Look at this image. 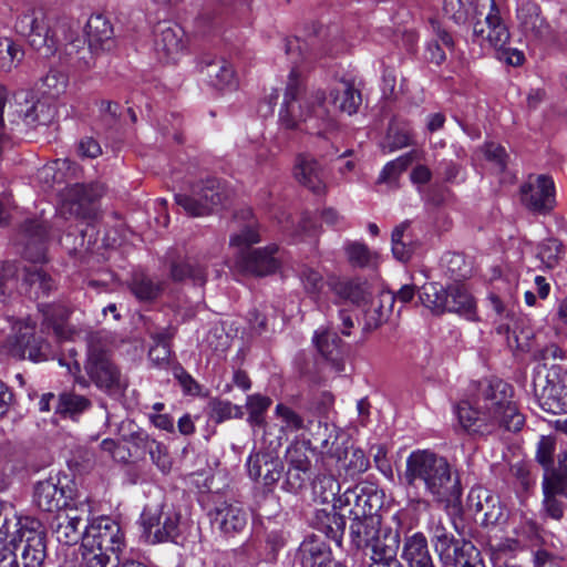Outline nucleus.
Returning a JSON list of instances; mask_svg holds the SVG:
<instances>
[{"instance_id": "48", "label": "nucleus", "mask_w": 567, "mask_h": 567, "mask_svg": "<svg viewBox=\"0 0 567 567\" xmlns=\"http://www.w3.org/2000/svg\"><path fill=\"white\" fill-rule=\"evenodd\" d=\"M299 278L307 295L316 302L321 300L326 292V287H329V281L331 280L326 281L318 270L305 265L299 269Z\"/></svg>"}, {"instance_id": "14", "label": "nucleus", "mask_w": 567, "mask_h": 567, "mask_svg": "<svg viewBox=\"0 0 567 567\" xmlns=\"http://www.w3.org/2000/svg\"><path fill=\"white\" fill-rule=\"evenodd\" d=\"M339 508L349 507L352 519L378 516L382 505L381 496L372 485L359 484L348 488L337 499Z\"/></svg>"}, {"instance_id": "18", "label": "nucleus", "mask_w": 567, "mask_h": 567, "mask_svg": "<svg viewBox=\"0 0 567 567\" xmlns=\"http://www.w3.org/2000/svg\"><path fill=\"white\" fill-rule=\"evenodd\" d=\"M329 288L341 299L364 308L367 313H378V319L383 316L382 305L380 301L375 305L372 287L367 281L331 278Z\"/></svg>"}, {"instance_id": "12", "label": "nucleus", "mask_w": 567, "mask_h": 567, "mask_svg": "<svg viewBox=\"0 0 567 567\" xmlns=\"http://www.w3.org/2000/svg\"><path fill=\"white\" fill-rule=\"evenodd\" d=\"M227 194L224 185L216 178H209L196 184L190 195L176 194L175 202L189 216H205L221 205Z\"/></svg>"}, {"instance_id": "39", "label": "nucleus", "mask_w": 567, "mask_h": 567, "mask_svg": "<svg viewBox=\"0 0 567 567\" xmlns=\"http://www.w3.org/2000/svg\"><path fill=\"white\" fill-rule=\"evenodd\" d=\"M130 290L142 302L156 300L164 290V284L143 272H135L130 282Z\"/></svg>"}, {"instance_id": "57", "label": "nucleus", "mask_w": 567, "mask_h": 567, "mask_svg": "<svg viewBox=\"0 0 567 567\" xmlns=\"http://www.w3.org/2000/svg\"><path fill=\"white\" fill-rule=\"evenodd\" d=\"M146 332L153 340V346H172V340L176 334V327L167 324L165 327L159 326L156 319H147L145 321Z\"/></svg>"}, {"instance_id": "51", "label": "nucleus", "mask_w": 567, "mask_h": 567, "mask_svg": "<svg viewBox=\"0 0 567 567\" xmlns=\"http://www.w3.org/2000/svg\"><path fill=\"white\" fill-rule=\"evenodd\" d=\"M271 405V399L261 394H252L247 398L246 408L248 411V422L266 432L265 414Z\"/></svg>"}, {"instance_id": "43", "label": "nucleus", "mask_w": 567, "mask_h": 567, "mask_svg": "<svg viewBox=\"0 0 567 567\" xmlns=\"http://www.w3.org/2000/svg\"><path fill=\"white\" fill-rule=\"evenodd\" d=\"M334 509L336 508L332 507L331 512H327L324 509L318 511L317 524L318 529L321 533H323L329 539L334 540L337 545L340 546L346 528V519Z\"/></svg>"}, {"instance_id": "5", "label": "nucleus", "mask_w": 567, "mask_h": 567, "mask_svg": "<svg viewBox=\"0 0 567 567\" xmlns=\"http://www.w3.org/2000/svg\"><path fill=\"white\" fill-rule=\"evenodd\" d=\"M260 240L255 221H249L238 234L230 237V245L241 248L237 257V268L254 276H267L279 268V260L275 256L278 251L276 245L265 248L250 249L249 246Z\"/></svg>"}, {"instance_id": "35", "label": "nucleus", "mask_w": 567, "mask_h": 567, "mask_svg": "<svg viewBox=\"0 0 567 567\" xmlns=\"http://www.w3.org/2000/svg\"><path fill=\"white\" fill-rule=\"evenodd\" d=\"M380 516L352 519L350 525L351 543L357 548H367L383 532Z\"/></svg>"}, {"instance_id": "28", "label": "nucleus", "mask_w": 567, "mask_h": 567, "mask_svg": "<svg viewBox=\"0 0 567 567\" xmlns=\"http://www.w3.org/2000/svg\"><path fill=\"white\" fill-rule=\"evenodd\" d=\"M400 548V534L390 527L379 533V536L365 548L370 550L369 564L399 561L396 556Z\"/></svg>"}, {"instance_id": "54", "label": "nucleus", "mask_w": 567, "mask_h": 567, "mask_svg": "<svg viewBox=\"0 0 567 567\" xmlns=\"http://www.w3.org/2000/svg\"><path fill=\"white\" fill-rule=\"evenodd\" d=\"M68 83L69 78L65 73L52 69L41 79L40 90L42 94L54 99L65 92Z\"/></svg>"}, {"instance_id": "44", "label": "nucleus", "mask_w": 567, "mask_h": 567, "mask_svg": "<svg viewBox=\"0 0 567 567\" xmlns=\"http://www.w3.org/2000/svg\"><path fill=\"white\" fill-rule=\"evenodd\" d=\"M10 523L4 513V506L0 502V567H20L17 549L10 544Z\"/></svg>"}, {"instance_id": "22", "label": "nucleus", "mask_w": 567, "mask_h": 567, "mask_svg": "<svg viewBox=\"0 0 567 567\" xmlns=\"http://www.w3.org/2000/svg\"><path fill=\"white\" fill-rule=\"evenodd\" d=\"M184 31L177 24L158 23L155 30L154 49L158 60L175 62L184 49Z\"/></svg>"}, {"instance_id": "24", "label": "nucleus", "mask_w": 567, "mask_h": 567, "mask_svg": "<svg viewBox=\"0 0 567 567\" xmlns=\"http://www.w3.org/2000/svg\"><path fill=\"white\" fill-rule=\"evenodd\" d=\"M544 507L547 515L560 519L564 515V504L558 497H567V477L558 472L546 474L543 480Z\"/></svg>"}, {"instance_id": "64", "label": "nucleus", "mask_w": 567, "mask_h": 567, "mask_svg": "<svg viewBox=\"0 0 567 567\" xmlns=\"http://www.w3.org/2000/svg\"><path fill=\"white\" fill-rule=\"evenodd\" d=\"M152 462L162 471L167 472L171 470L172 466V460L168 454L167 447L156 440L154 443H151V447L146 452Z\"/></svg>"}, {"instance_id": "32", "label": "nucleus", "mask_w": 567, "mask_h": 567, "mask_svg": "<svg viewBox=\"0 0 567 567\" xmlns=\"http://www.w3.org/2000/svg\"><path fill=\"white\" fill-rule=\"evenodd\" d=\"M92 405V400L89 396L70 389L61 392L56 398L55 413L63 419L78 421Z\"/></svg>"}, {"instance_id": "59", "label": "nucleus", "mask_w": 567, "mask_h": 567, "mask_svg": "<svg viewBox=\"0 0 567 567\" xmlns=\"http://www.w3.org/2000/svg\"><path fill=\"white\" fill-rule=\"evenodd\" d=\"M339 338L328 331L316 333L315 343L318 351L328 360L336 361L339 354Z\"/></svg>"}, {"instance_id": "8", "label": "nucleus", "mask_w": 567, "mask_h": 567, "mask_svg": "<svg viewBox=\"0 0 567 567\" xmlns=\"http://www.w3.org/2000/svg\"><path fill=\"white\" fill-rule=\"evenodd\" d=\"M533 388L545 411L554 414L567 412V370L554 365L546 375L537 371L533 379Z\"/></svg>"}, {"instance_id": "56", "label": "nucleus", "mask_w": 567, "mask_h": 567, "mask_svg": "<svg viewBox=\"0 0 567 567\" xmlns=\"http://www.w3.org/2000/svg\"><path fill=\"white\" fill-rule=\"evenodd\" d=\"M22 58V50L12 40L0 39V71H11Z\"/></svg>"}, {"instance_id": "50", "label": "nucleus", "mask_w": 567, "mask_h": 567, "mask_svg": "<svg viewBox=\"0 0 567 567\" xmlns=\"http://www.w3.org/2000/svg\"><path fill=\"white\" fill-rule=\"evenodd\" d=\"M312 492L321 503L333 502V508H337V494L340 492V484L332 475L318 476L313 481Z\"/></svg>"}, {"instance_id": "63", "label": "nucleus", "mask_w": 567, "mask_h": 567, "mask_svg": "<svg viewBox=\"0 0 567 567\" xmlns=\"http://www.w3.org/2000/svg\"><path fill=\"white\" fill-rule=\"evenodd\" d=\"M471 4L468 0H444L443 10L455 23L463 24L468 19Z\"/></svg>"}, {"instance_id": "53", "label": "nucleus", "mask_w": 567, "mask_h": 567, "mask_svg": "<svg viewBox=\"0 0 567 567\" xmlns=\"http://www.w3.org/2000/svg\"><path fill=\"white\" fill-rule=\"evenodd\" d=\"M275 414L281 420V431L297 432L308 430L311 423V421H306L299 413L284 403L277 404Z\"/></svg>"}, {"instance_id": "47", "label": "nucleus", "mask_w": 567, "mask_h": 567, "mask_svg": "<svg viewBox=\"0 0 567 567\" xmlns=\"http://www.w3.org/2000/svg\"><path fill=\"white\" fill-rule=\"evenodd\" d=\"M82 564L84 567H117L121 564L118 553H111L101 547H91L82 543Z\"/></svg>"}, {"instance_id": "6", "label": "nucleus", "mask_w": 567, "mask_h": 567, "mask_svg": "<svg viewBox=\"0 0 567 567\" xmlns=\"http://www.w3.org/2000/svg\"><path fill=\"white\" fill-rule=\"evenodd\" d=\"M86 341L87 350L84 370L90 380L96 388L109 394L122 393L127 386V381L112 361L101 336L99 333H90Z\"/></svg>"}, {"instance_id": "37", "label": "nucleus", "mask_w": 567, "mask_h": 567, "mask_svg": "<svg viewBox=\"0 0 567 567\" xmlns=\"http://www.w3.org/2000/svg\"><path fill=\"white\" fill-rule=\"evenodd\" d=\"M555 442L550 437L543 436L538 443L536 460L544 467V476L550 472H558L567 477V451L557 455L558 466H554Z\"/></svg>"}, {"instance_id": "60", "label": "nucleus", "mask_w": 567, "mask_h": 567, "mask_svg": "<svg viewBox=\"0 0 567 567\" xmlns=\"http://www.w3.org/2000/svg\"><path fill=\"white\" fill-rule=\"evenodd\" d=\"M310 471L305 468L288 466L282 488L289 493L297 494L302 491L309 481Z\"/></svg>"}, {"instance_id": "61", "label": "nucleus", "mask_w": 567, "mask_h": 567, "mask_svg": "<svg viewBox=\"0 0 567 567\" xmlns=\"http://www.w3.org/2000/svg\"><path fill=\"white\" fill-rule=\"evenodd\" d=\"M54 113V107L48 105L44 102L38 101L29 111H27L24 121L28 125H48L53 120Z\"/></svg>"}, {"instance_id": "3", "label": "nucleus", "mask_w": 567, "mask_h": 567, "mask_svg": "<svg viewBox=\"0 0 567 567\" xmlns=\"http://www.w3.org/2000/svg\"><path fill=\"white\" fill-rule=\"evenodd\" d=\"M24 257L33 262L24 267L22 282L19 284L18 266L7 261L0 268V303H4L14 292L39 298L48 295L55 286L54 280L37 262L45 259L44 241L48 237V226L44 221L28 220L22 226Z\"/></svg>"}, {"instance_id": "13", "label": "nucleus", "mask_w": 567, "mask_h": 567, "mask_svg": "<svg viewBox=\"0 0 567 567\" xmlns=\"http://www.w3.org/2000/svg\"><path fill=\"white\" fill-rule=\"evenodd\" d=\"M91 513V505L86 502L59 513L52 527L58 542L69 546L76 544L80 539L83 542Z\"/></svg>"}, {"instance_id": "49", "label": "nucleus", "mask_w": 567, "mask_h": 567, "mask_svg": "<svg viewBox=\"0 0 567 567\" xmlns=\"http://www.w3.org/2000/svg\"><path fill=\"white\" fill-rule=\"evenodd\" d=\"M313 451L309 441H295L286 451L288 466L309 470L311 468L310 456Z\"/></svg>"}, {"instance_id": "36", "label": "nucleus", "mask_w": 567, "mask_h": 567, "mask_svg": "<svg viewBox=\"0 0 567 567\" xmlns=\"http://www.w3.org/2000/svg\"><path fill=\"white\" fill-rule=\"evenodd\" d=\"M402 556L409 567H435L422 534H414L406 539Z\"/></svg>"}, {"instance_id": "31", "label": "nucleus", "mask_w": 567, "mask_h": 567, "mask_svg": "<svg viewBox=\"0 0 567 567\" xmlns=\"http://www.w3.org/2000/svg\"><path fill=\"white\" fill-rule=\"evenodd\" d=\"M104 193L101 184H75L68 192L70 213L76 216H86L89 205L99 199Z\"/></svg>"}, {"instance_id": "46", "label": "nucleus", "mask_w": 567, "mask_h": 567, "mask_svg": "<svg viewBox=\"0 0 567 567\" xmlns=\"http://www.w3.org/2000/svg\"><path fill=\"white\" fill-rule=\"evenodd\" d=\"M450 287L445 289L437 282H429L422 286L419 299L426 308L435 312L446 310Z\"/></svg>"}, {"instance_id": "9", "label": "nucleus", "mask_w": 567, "mask_h": 567, "mask_svg": "<svg viewBox=\"0 0 567 567\" xmlns=\"http://www.w3.org/2000/svg\"><path fill=\"white\" fill-rule=\"evenodd\" d=\"M17 535L10 534V544L20 551L25 567H43L47 557V535L37 519L25 518L19 522Z\"/></svg>"}, {"instance_id": "55", "label": "nucleus", "mask_w": 567, "mask_h": 567, "mask_svg": "<svg viewBox=\"0 0 567 567\" xmlns=\"http://www.w3.org/2000/svg\"><path fill=\"white\" fill-rule=\"evenodd\" d=\"M564 255L563 244L556 238L543 240L537 248V257L549 269L555 268Z\"/></svg>"}, {"instance_id": "41", "label": "nucleus", "mask_w": 567, "mask_h": 567, "mask_svg": "<svg viewBox=\"0 0 567 567\" xmlns=\"http://www.w3.org/2000/svg\"><path fill=\"white\" fill-rule=\"evenodd\" d=\"M171 277L174 281L190 279L195 285L204 286L206 282V268L197 259L193 258L173 261L171 265Z\"/></svg>"}, {"instance_id": "19", "label": "nucleus", "mask_w": 567, "mask_h": 567, "mask_svg": "<svg viewBox=\"0 0 567 567\" xmlns=\"http://www.w3.org/2000/svg\"><path fill=\"white\" fill-rule=\"evenodd\" d=\"M71 501V488L62 485L58 477L51 476L34 485L33 503L42 512L53 513L66 509Z\"/></svg>"}, {"instance_id": "7", "label": "nucleus", "mask_w": 567, "mask_h": 567, "mask_svg": "<svg viewBox=\"0 0 567 567\" xmlns=\"http://www.w3.org/2000/svg\"><path fill=\"white\" fill-rule=\"evenodd\" d=\"M473 37L482 47L487 44L493 48L498 60H504L513 66L523 64L525 60L524 53L517 49L507 48L511 33L495 0H491L489 11L485 20L474 22Z\"/></svg>"}, {"instance_id": "11", "label": "nucleus", "mask_w": 567, "mask_h": 567, "mask_svg": "<svg viewBox=\"0 0 567 567\" xmlns=\"http://www.w3.org/2000/svg\"><path fill=\"white\" fill-rule=\"evenodd\" d=\"M16 29L42 55L50 56L56 52L58 40L42 8H32L22 13L17 20Z\"/></svg>"}, {"instance_id": "21", "label": "nucleus", "mask_w": 567, "mask_h": 567, "mask_svg": "<svg viewBox=\"0 0 567 567\" xmlns=\"http://www.w3.org/2000/svg\"><path fill=\"white\" fill-rule=\"evenodd\" d=\"M181 515L173 507L163 506L158 513L144 514L143 524L153 542L172 540L178 535Z\"/></svg>"}, {"instance_id": "34", "label": "nucleus", "mask_w": 567, "mask_h": 567, "mask_svg": "<svg viewBox=\"0 0 567 567\" xmlns=\"http://www.w3.org/2000/svg\"><path fill=\"white\" fill-rule=\"evenodd\" d=\"M331 103L340 112L352 115L358 112L362 103L360 91L350 81H339L330 90Z\"/></svg>"}, {"instance_id": "4", "label": "nucleus", "mask_w": 567, "mask_h": 567, "mask_svg": "<svg viewBox=\"0 0 567 567\" xmlns=\"http://www.w3.org/2000/svg\"><path fill=\"white\" fill-rule=\"evenodd\" d=\"M403 477L410 487L422 483L425 493L437 503L449 505L462 494L460 478L447 458L431 450L413 451L406 457Z\"/></svg>"}, {"instance_id": "29", "label": "nucleus", "mask_w": 567, "mask_h": 567, "mask_svg": "<svg viewBox=\"0 0 567 567\" xmlns=\"http://www.w3.org/2000/svg\"><path fill=\"white\" fill-rule=\"evenodd\" d=\"M517 19L523 32L533 39H544L549 34V24L542 17L540 8L535 1H526L517 9Z\"/></svg>"}, {"instance_id": "15", "label": "nucleus", "mask_w": 567, "mask_h": 567, "mask_svg": "<svg viewBox=\"0 0 567 567\" xmlns=\"http://www.w3.org/2000/svg\"><path fill=\"white\" fill-rule=\"evenodd\" d=\"M83 543L91 547H101L111 553H120L124 545V534L117 522L110 517L93 519L84 532Z\"/></svg>"}, {"instance_id": "42", "label": "nucleus", "mask_w": 567, "mask_h": 567, "mask_svg": "<svg viewBox=\"0 0 567 567\" xmlns=\"http://www.w3.org/2000/svg\"><path fill=\"white\" fill-rule=\"evenodd\" d=\"M410 221L405 220L398 225L392 231V252L395 259L408 261L415 250L416 243L409 233Z\"/></svg>"}, {"instance_id": "62", "label": "nucleus", "mask_w": 567, "mask_h": 567, "mask_svg": "<svg viewBox=\"0 0 567 567\" xmlns=\"http://www.w3.org/2000/svg\"><path fill=\"white\" fill-rule=\"evenodd\" d=\"M484 155L496 173H503L506 169L508 155L502 145L494 142L486 143L484 145Z\"/></svg>"}, {"instance_id": "30", "label": "nucleus", "mask_w": 567, "mask_h": 567, "mask_svg": "<svg viewBox=\"0 0 567 567\" xmlns=\"http://www.w3.org/2000/svg\"><path fill=\"white\" fill-rule=\"evenodd\" d=\"M85 33L92 52L110 51L114 48L112 24L102 14L92 16L87 20Z\"/></svg>"}, {"instance_id": "16", "label": "nucleus", "mask_w": 567, "mask_h": 567, "mask_svg": "<svg viewBox=\"0 0 567 567\" xmlns=\"http://www.w3.org/2000/svg\"><path fill=\"white\" fill-rule=\"evenodd\" d=\"M520 200L529 210L547 214L555 206V185L550 177L538 175L529 177L520 186Z\"/></svg>"}, {"instance_id": "26", "label": "nucleus", "mask_w": 567, "mask_h": 567, "mask_svg": "<svg viewBox=\"0 0 567 567\" xmlns=\"http://www.w3.org/2000/svg\"><path fill=\"white\" fill-rule=\"evenodd\" d=\"M202 72L208 78L209 83L219 89L236 87L237 80L231 64L224 58L206 54L202 58Z\"/></svg>"}, {"instance_id": "20", "label": "nucleus", "mask_w": 567, "mask_h": 567, "mask_svg": "<svg viewBox=\"0 0 567 567\" xmlns=\"http://www.w3.org/2000/svg\"><path fill=\"white\" fill-rule=\"evenodd\" d=\"M9 352L14 358L39 362L49 358L50 346L41 336L35 333L33 327L25 326L20 328L10 341Z\"/></svg>"}, {"instance_id": "10", "label": "nucleus", "mask_w": 567, "mask_h": 567, "mask_svg": "<svg viewBox=\"0 0 567 567\" xmlns=\"http://www.w3.org/2000/svg\"><path fill=\"white\" fill-rule=\"evenodd\" d=\"M16 29L42 55L50 56L56 52L58 40L42 8H32L22 13L17 20Z\"/></svg>"}, {"instance_id": "2", "label": "nucleus", "mask_w": 567, "mask_h": 567, "mask_svg": "<svg viewBox=\"0 0 567 567\" xmlns=\"http://www.w3.org/2000/svg\"><path fill=\"white\" fill-rule=\"evenodd\" d=\"M512 386L499 379L478 381L471 400L455 409L460 425L468 433L489 434L497 427L519 431L525 422L512 399Z\"/></svg>"}, {"instance_id": "40", "label": "nucleus", "mask_w": 567, "mask_h": 567, "mask_svg": "<svg viewBox=\"0 0 567 567\" xmlns=\"http://www.w3.org/2000/svg\"><path fill=\"white\" fill-rule=\"evenodd\" d=\"M446 311L456 312L474 320L476 318V302L464 286H450Z\"/></svg>"}, {"instance_id": "33", "label": "nucleus", "mask_w": 567, "mask_h": 567, "mask_svg": "<svg viewBox=\"0 0 567 567\" xmlns=\"http://www.w3.org/2000/svg\"><path fill=\"white\" fill-rule=\"evenodd\" d=\"M297 181L316 194L323 193L326 185L319 163L308 155H300L295 167Z\"/></svg>"}, {"instance_id": "17", "label": "nucleus", "mask_w": 567, "mask_h": 567, "mask_svg": "<svg viewBox=\"0 0 567 567\" xmlns=\"http://www.w3.org/2000/svg\"><path fill=\"white\" fill-rule=\"evenodd\" d=\"M467 507L474 514L475 519L485 526L496 525L505 518V508L499 497L482 486L473 487L470 491Z\"/></svg>"}, {"instance_id": "58", "label": "nucleus", "mask_w": 567, "mask_h": 567, "mask_svg": "<svg viewBox=\"0 0 567 567\" xmlns=\"http://www.w3.org/2000/svg\"><path fill=\"white\" fill-rule=\"evenodd\" d=\"M346 252L351 265L360 268L370 266L377 256L367 245L358 241L347 244Z\"/></svg>"}, {"instance_id": "38", "label": "nucleus", "mask_w": 567, "mask_h": 567, "mask_svg": "<svg viewBox=\"0 0 567 567\" xmlns=\"http://www.w3.org/2000/svg\"><path fill=\"white\" fill-rule=\"evenodd\" d=\"M465 545H473L464 539H456L452 534L433 542L435 551L445 566L457 567V561L464 559Z\"/></svg>"}, {"instance_id": "1", "label": "nucleus", "mask_w": 567, "mask_h": 567, "mask_svg": "<svg viewBox=\"0 0 567 567\" xmlns=\"http://www.w3.org/2000/svg\"><path fill=\"white\" fill-rule=\"evenodd\" d=\"M326 38L327 33L320 27L315 30L313 35L306 40L295 37L285 41V51L292 68L285 91L284 105L279 113L281 128L298 130L301 122L312 117L318 121V124L311 126V128H315L319 136L327 137L338 127L336 120L329 114L324 105V92L316 91L311 93L303 102L306 110L299 101L303 93V84L300 79L301 71L310 68L319 59L336 53L333 45Z\"/></svg>"}, {"instance_id": "27", "label": "nucleus", "mask_w": 567, "mask_h": 567, "mask_svg": "<svg viewBox=\"0 0 567 567\" xmlns=\"http://www.w3.org/2000/svg\"><path fill=\"white\" fill-rule=\"evenodd\" d=\"M42 313V328L52 330L60 340L71 339L74 330L68 323L71 310L61 303H45L39 306Z\"/></svg>"}, {"instance_id": "45", "label": "nucleus", "mask_w": 567, "mask_h": 567, "mask_svg": "<svg viewBox=\"0 0 567 567\" xmlns=\"http://www.w3.org/2000/svg\"><path fill=\"white\" fill-rule=\"evenodd\" d=\"M64 62L70 66L83 71L92 66V54L90 48H85V40L75 39L65 44L64 50Z\"/></svg>"}, {"instance_id": "52", "label": "nucleus", "mask_w": 567, "mask_h": 567, "mask_svg": "<svg viewBox=\"0 0 567 567\" xmlns=\"http://www.w3.org/2000/svg\"><path fill=\"white\" fill-rule=\"evenodd\" d=\"M330 549L327 544L316 535L308 536L300 545L298 556L302 567H313L316 559Z\"/></svg>"}, {"instance_id": "25", "label": "nucleus", "mask_w": 567, "mask_h": 567, "mask_svg": "<svg viewBox=\"0 0 567 567\" xmlns=\"http://www.w3.org/2000/svg\"><path fill=\"white\" fill-rule=\"evenodd\" d=\"M212 520L221 533L233 535L245 528L247 524V513L237 502H223L213 511Z\"/></svg>"}, {"instance_id": "23", "label": "nucleus", "mask_w": 567, "mask_h": 567, "mask_svg": "<svg viewBox=\"0 0 567 567\" xmlns=\"http://www.w3.org/2000/svg\"><path fill=\"white\" fill-rule=\"evenodd\" d=\"M250 478L262 482L265 486H271L279 481L284 465L278 456L270 452H257L251 454L247 461Z\"/></svg>"}]
</instances>
